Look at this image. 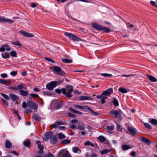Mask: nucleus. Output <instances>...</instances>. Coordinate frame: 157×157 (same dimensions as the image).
Returning a JSON list of instances; mask_svg holds the SVG:
<instances>
[{"label": "nucleus", "mask_w": 157, "mask_h": 157, "mask_svg": "<svg viewBox=\"0 0 157 157\" xmlns=\"http://www.w3.org/2000/svg\"><path fill=\"white\" fill-rule=\"evenodd\" d=\"M66 88L62 89V92L67 97L71 98L72 97L71 94L73 90V87L71 85H67L66 86Z\"/></svg>", "instance_id": "obj_1"}, {"label": "nucleus", "mask_w": 157, "mask_h": 157, "mask_svg": "<svg viewBox=\"0 0 157 157\" xmlns=\"http://www.w3.org/2000/svg\"><path fill=\"white\" fill-rule=\"evenodd\" d=\"M92 27L98 31H102L106 33H108L110 31L109 29L103 27L102 25H101L96 23H94L92 24Z\"/></svg>", "instance_id": "obj_2"}, {"label": "nucleus", "mask_w": 157, "mask_h": 157, "mask_svg": "<svg viewBox=\"0 0 157 157\" xmlns=\"http://www.w3.org/2000/svg\"><path fill=\"white\" fill-rule=\"evenodd\" d=\"M63 82V81H52L48 83L46 85V88L49 90H53L55 87Z\"/></svg>", "instance_id": "obj_3"}, {"label": "nucleus", "mask_w": 157, "mask_h": 157, "mask_svg": "<svg viewBox=\"0 0 157 157\" xmlns=\"http://www.w3.org/2000/svg\"><path fill=\"white\" fill-rule=\"evenodd\" d=\"M64 34L69 39H71L73 41H80L82 40L80 38L74 34L67 32H64Z\"/></svg>", "instance_id": "obj_4"}, {"label": "nucleus", "mask_w": 157, "mask_h": 157, "mask_svg": "<svg viewBox=\"0 0 157 157\" xmlns=\"http://www.w3.org/2000/svg\"><path fill=\"white\" fill-rule=\"evenodd\" d=\"M122 112L120 109H118L115 110H111L110 114L113 116L115 118H119L121 116Z\"/></svg>", "instance_id": "obj_5"}, {"label": "nucleus", "mask_w": 157, "mask_h": 157, "mask_svg": "<svg viewBox=\"0 0 157 157\" xmlns=\"http://www.w3.org/2000/svg\"><path fill=\"white\" fill-rule=\"evenodd\" d=\"M128 131H126L128 134H130L132 136H135L136 135V129L133 127H131L128 125H127Z\"/></svg>", "instance_id": "obj_6"}, {"label": "nucleus", "mask_w": 157, "mask_h": 157, "mask_svg": "<svg viewBox=\"0 0 157 157\" xmlns=\"http://www.w3.org/2000/svg\"><path fill=\"white\" fill-rule=\"evenodd\" d=\"M29 99H30V100H28L27 101L28 106L31 108L32 109L36 110L37 109V105L35 103L31 100L32 99L31 98H29Z\"/></svg>", "instance_id": "obj_7"}, {"label": "nucleus", "mask_w": 157, "mask_h": 157, "mask_svg": "<svg viewBox=\"0 0 157 157\" xmlns=\"http://www.w3.org/2000/svg\"><path fill=\"white\" fill-rule=\"evenodd\" d=\"M55 73L58 75H63L64 74L63 71L59 67L55 66L53 67Z\"/></svg>", "instance_id": "obj_8"}, {"label": "nucleus", "mask_w": 157, "mask_h": 157, "mask_svg": "<svg viewBox=\"0 0 157 157\" xmlns=\"http://www.w3.org/2000/svg\"><path fill=\"white\" fill-rule=\"evenodd\" d=\"M53 133L51 131L47 132L45 134L43 139L45 141H48L52 137Z\"/></svg>", "instance_id": "obj_9"}, {"label": "nucleus", "mask_w": 157, "mask_h": 157, "mask_svg": "<svg viewBox=\"0 0 157 157\" xmlns=\"http://www.w3.org/2000/svg\"><path fill=\"white\" fill-rule=\"evenodd\" d=\"M113 93V90L112 88H110L103 92V94L106 96H109Z\"/></svg>", "instance_id": "obj_10"}, {"label": "nucleus", "mask_w": 157, "mask_h": 157, "mask_svg": "<svg viewBox=\"0 0 157 157\" xmlns=\"http://www.w3.org/2000/svg\"><path fill=\"white\" fill-rule=\"evenodd\" d=\"M0 22L9 23H10L13 24L14 22V21L12 20L5 18L4 17H0Z\"/></svg>", "instance_id": "obj_11"}, {"label": "nucleus", "mask_w": 157, "mask_h": 157, "mask_svg": "<svg viewBox=\"0 0 157 157\" xmlns=\"http://www.w3.org/2000/svg\"><path fill=\"white\" fill-rule=\"evenodd\" d=\"M20 32L21 34L26 37H33L34 36L33 34L25 31H20Z\"/></svg>", "instance_id": "obj_12"}, {"label": "nucleus", "mask_w": 157, "mask_h": 157, "mask_svg": "<svg viewBox=\"0 0 157 157\" xmlns=\"http://www.w3.org/2000/svg\"><path fill=\"white\" fill-rule=\"evenodd\" d=\"M84 107L87 109L94 116H98L99 115V113L94 111L89 107L86 105H85Z\"/></svg>", "instance_id": "obj_13"}, {"label": "nucleus", "mask_w": 157, "mask_h": 157, "mask_svg": "<svg viewBox=\"0 0 157 157\" xmlns=\"http://www.w3.org/2000/svg\"><path fill=\"white\" fill-rule=\"evenodd\" d=\"M23 145L26 147L29 148L31 146V144L29 139H27L24 141L23 143Z\"/></svg>", "instance_id": "obj_14"}, {"label": "nucleus", "mask_w": 157, "mask_h": 157, "mask_svg": "<svg viewBox=\"0 0 157 157\" xmlns=\"http://www.w3.org/2000/svg\"><path fill=\"white\" fill-rule=\"evenodd\" d=\"M5 145L6 147L7 148H10L12 147L11 143L8 140H6Z\"/></svg>", "instance_id": "obj_15"}, {"label": "nucleus", "mask_w": 157, "mask_h": 157, "mask_svg": "<svg viewBox=\"0 0 157 157\" xmlns=\"http://www.w3.org/2000/svg\"><path fill=\"white\" fill-rule=\"evenodd\" d=\"M141 141L145 143L147 145H150L151 144L150 140L144 137H141Z\"/></svg>", "instance_id": "obj_16"}, {"label": "nucleus", "mask_w": 157, "mask_h": 157, "mask_svg": "<svg viewBox=\"0 0 157 157\" xmlns=\"http://www.w3.org/2000/svg\"><path fill=\"white\" fill-rule=\"evenodd\" d=\"M112 103L115 106H118L119 105L118 100L116 98L113 97L111 99Z\"/></svg>", "instance_id": "obj_17"}, {"label": "nucleus", "mask_w": 157, "mask_h": 157, "mask_svg": "<svg viewBox=\"0 0 157 157\" xmlns=\"http://www.w3.org/2000/svg\"><path fill=\"white\" fill-rule=\"evenodd\" d=\"M10 96L11 99L13 101H17L18 100V96L16 94H10Z\"/></svg>", "instance_id": "obj_18"}, {"label": "nucleus", "mask_w": 157, "mask_h": 157, "mask_svg": "<svg viewBox=\"0 0 157 157\" xmlns=\"http://www.w3.org/2000/svg\"><path fill=\"white\" fill-rule=\"evenodd\" d=\"M98 140H99L101 143H103L104 142H106V141H107V139L102 136H99L98 137Z\"/></svg>", "instance_id": "obj_19"}, {"label": "nucleus", "mask_w": 157, "mask_h": 157, "mask_svg": "<svg viewBox=\"0 0 157 157\" xmlns=\"http://www.w3.org/2000/svg\"><path fill=\"white\" fill-rule=\"evenodd\" d=\"M131 148L132 147L127 144H123L121 146V149L123 151H126Z\"/></svg>", "instance_id": "obj_20"}, {"label": "nucleus", "mask_w": 157, "mask_h": 157, "mask_svg": "<svg viewBox=\"0 0 157 157\" xmlns=\"http://www.w3.org/2000/svg\"><path fill=\"white\" fill-rule=\"evenodd\" d=\"M148 79L152 82H157V79L151 75H147Z\"/></svg>", "instance_id": "obj_21"}, {"label": "nucleus", "mask_w": 157, "mask_h": 157, "mask_svg": "<svg viewBox=\"0 0 157 157\" xmlns=\"http://www.w3.org/2000/svg\"><path fill=\"white\" fill-rule=\"evenodd\" d=\"M72 151L74 153H80L81 152V150L77 147H74L72 148Z\"/></svg>", "instance_id": "obj_22"}, {"label": "nucleus", "mask_w": 157, "mask_h": 157, "mask_svg": "<svg viewBox=\"0 0 157 157\" xmlns=\"http://www.w3.org/2000/svg\"><path fill=\"white\" fill-rule=\"evenodd\" d=\"M16 88L17 90H22V89L26 90L27 88L26 87H24L23 84L22 83H20V84L17 85Z\"/></svg>", "instance_id": "obj_23"}, {"label": "nucleus", "mask_w": 157, "mask_h": 157, "mask_svg": "<svg viewBox=\"0 0 157 157\" xmlns=\"http://www.w3.org/2000/svg\"><path fill=\"white\" fill-rule=\"evenodd\" d=\"M85 157H98V155L96 153L93 152L90 155L89 152H87L85 154Z\"/></svg>", "instance_id": "obj_24"}, {"label": "nucleus", "mask_w": 157, "mask_h": 157, "mask_svg": "<svg viewBox=\"0 0 157 157\" xmlns=\"http://www.w3.org/2000/svg\"><path fill=\"white\" fill-rule=\"evenodd\" d=\"M148 121L154 125L157 124V120L155 119L149 118L148 119Z\"/></svg>", "instance_id": "obj_25"}, {"label": "nucleus", "mask_w": 157, "mask_h": 157, "mask_svg": "<svg viewBox=\"0 0 157 157\" xmlns=\"http://www.w3.org/2000/svg\"><path fill=\"white\" fill-rule=\"evenodd\" d=\"M1 55L2 57L4 59H9L10 58V56L9 53L6 52L4 53H2Z\"/></svg>", "instance_id": "obj_26"}, {"label": "nucleus", "mask_w": 157, "mask_h": 157, "mask_svg": "<svg viewBox=\"0 0 157 157\" xmlns=\"http://www.w3.org/2000/svg\"><path fill=\"white\" fill-rule=\"evenodd\" d=\"M19 93L21 95L23 96H26L28 94V93L27 91L23 90H20Z\"/></svg>", "instance_id": "obj_27"}, {"label": "nucleus", "mask_w": 157, "mask_h": 157, "mask_svg": "<svg viewBox=\"0 0 157 157\" xmlns=\"http://www.w3.org/2000/svg\"><path fill=\"white\" fill-rule=\"evenodd\" d=\"M105 95L104 94H103V92L101 93V94L99 95H97V98L98 99H105L107 98L106 96H104Z\"/></svg>", "instance_id": "obj_28"}, {"label": "nucleus", "mask_w": 157, "mask_h": 157, "mask_svg": "<svg viewBox=\"0 0 157 157\" xmlns=\"http://www.w3.org/2000/svg\"><path fill=\"white\" fill-rule=\"evenodd\" d=\"M9 47V45L7 44L2 45V47L0 48V51L1 52H4L6 50L5 47Z\"/></svg>", "instance_id": "obj_29"}, {"label": "nucleus", "mask_w": 157, "mask_h": 157, "mask_svg": "<svg viewBox=\"0 0 157 157\" xmlns=\"http://www.w3.org/2000/svg\"><path fill=\"white\" fill-rule=\"evenodd\" d=\"M118 91L122 93H126L128 92V90L126 88L124 87H120L118 89Z\"/></svg>", "instance_id": "obj_30"}, {"label": "nucleus", "mask_w": 157, "mask_h": 157, "mask_svg": "<svg viewBox=\"0 0 157 157\" xmlns=\"http://www.w3.org/2000/svg\"><path fill=\"white\" fill-rule=\"evenodd\" d=\"M34 119L37 121H40L41 120V117L37 114L34 113L33 114Z\"/></svg>", "instance_id": "obj_31"}, {"label": "nucleus", "mask_w": 157, "mask_h": 157, "mask_svg": "<svg viewBox=\"0 0 157 157\" xmlns=\"http://www.w3.org/2000/svg\"><path fill=\"white\" fill-rule=\"evenodd\" d=\"M11 44L20 47H21L22 46L21 44L18 40L12 42H11Z\"/></svg>", "instance_id": "obj_32"}, {"label": "nucleus", "mask_w": 157, "mask_h": 157, "mask_svg": "<svg viewBox=\"0 0 157 157\" xmlns=\"http://www.w3.org/2000/svg\"><path fill=\"white\" fill-rule=\"evenodd\" d=\"M79 99L81 100H90L91 98H89V97L86 96H81L79 97Z\"/></svg>", "instance_id": "obj_33"}, {"label": "nucleus", "mask_w": 157, "mask_h": 157, "mask_svg": "<svg viewBox=\"0 0 157 157\" xmlns=\"http://www.w3.org/2000/svg\"><path fill=\"white\" fill-rule=\"evenodd\" d=\"M62 61L66 63H71L72 62V60L71 59H62Z\"/></svg>", "instance_id": "obj_34"}, {"label": "nucleus", "mask_w": 157, "mask_h": 157, "mask_svg": "<svg viewBox=\"0 0 157 157\" xmlns=\"http://www.w3.org/2000/svg\"><path fill=\"white\" fill-rule=\"evenodd\" d=\"M101 75L104 77H106L108 78H111L112 77L113 75L112 74L108 73H103L101 74Z\"/></svg>", "instance_id": "obj_35"}, {"label": "nucleus", "mask_w": 157, "mask_h": 157, "mask_svg": "<svg viewBox=\"0 0 157 157\" xmlns=\"http://www.w3.org/2000/svg\"><path fill=\"white\" fill-rule=\"evenodd\" d=\"M106 128L108 130V132L109 133H111V131L113 129V126H107L106 127Z\"/></svg>", "instance_id": "obj_36"}, {"label": "nucleus", "mask_w": 157, "mask_h": 157, "mask_svg": "<svg viewBox=\"0 0 157 157\" xmlns=\"http://www.w3.org/2000/svg\"><path fill=\"white\" fill-rule=\"evenodd\" d=\"M69 109L72 112H73V113H75L80 114L81 113V112L78 111H77V110H76L71 107H69Z\"/></svg>", "instance_id": "obj_37"}, {"label": "nucleus", "mask_w": 157, "mask_h": 157, "mask_svg": "<svg viewBox=\"0 0 157 157\" xmlns=\"http://www.w3.org/2000/svg\"><path fill=\"white\" fill-rule=\"evenodd\" d=\"M58 137L59 139L61 140L65 138L66 136L64 134L60 132L58 133Z\"/></svg>", "instance_id": "obj_38"}, {"label": "nucleus", "mask_w": 157, "mask_h": 157, "mask_svg": "<svg viewBox=\"0 0 157 157\" xmlns=\"http://www.w3.org/2000/svg\"><path fill=\"white\" fill-rule=\"evenodd\" d=\"M10 54L11 56L13 57H17V54L16 51H11L10 52Z\"/></svg>", "instance_id": "obj_39"}, {"label": "nucleus", "mask_w": 157, "mask_h": 157, "mask_svg": "<svg viewBox=\"0 0 157 157\" xmlns=\"http://www.w3.org/2000/svg\"><path fill=\"white\" fill-rule=\"evenodd\" d=\"M111 151V150H108V149H104L102 151H101L100 152V153L101 155H103L105 153H107L109 152H110Z\"/></svg>", "instance_id": "obj_40"}, {"label": "nucleus", "mask_w": 157, "mask_h": 157, "mask_svg": "<svg viewBox=\"0 0 157 157\" xmlns=\"http://www.w3.org/2000/svg\"><path fill=\"white\" fill-rule=\"evenodd\" d=\"M43 94L44 95L50 96L53 94V93L50 91H46L43 92Z\"/></svg>", "instance_id": "obj_41"}, {"label": "nucleus", "mask_w": 157, "mask_h": 157, "mask_svg": "<svg viewBox=\"0 0 157 157\" xmlns=\"http://www.w3.org/2000/svg\"><path fill=\"white\" fill-rule=\"evenodd\" d=\"M144 125L145 127L149 129H151L152 128L151 126L148 123H144Z\"/></svg>", "instance_id": "obj_42"}, {"label": "nucleus", "mask_w": 157, "mask_h": 157, "mask_svg": "<svg viewBox=\"0 0 157 157\" xmlns=\"http://www.w3.org/2000/svg\"><path fill=\"white\" fill-rule=\"evenodd\" d=\"M85 128V126L83 124H81L78 126V128L80 130H84Z\"/></svg>", "instance_id": "obj_43"}, {"label": "nucleus", "mask_w": 157, "mask_h": 157, "mask_svg": "<svg viewBox=\"0 0 157 157\" xmlns=\"http://www.w3.org/2000/svg\"><path fill=\"white\" fill-rule=\"evenodd\" d=\"M70 154L67 151L65 153L63 154V157H70Z\"/></svg>", "instance_id": "obj_44"}, {"label": "nucleus", "mask_w": 157, "mask_h": 157, "mask_svg": "<svg viewBox=\"0 0 157 157\" xmlns=\"http://www.w3.org/2000/svg\"><path fill=\"white\" fill-rule=\"evenodd\" d=\"M1 95L6 100H9V97L6 94L3 93H1Z\"/></svg>", "instance_id": "obj_45"}, {"label": "nucleus", "mask_w": 157, "mask_h": 157, "mask_svg": "<svg viewBox=\"0 0 157 157\" xmlns=\"http://www.w3.org/2000/svg\"><path fill=\"white\" fill-rule=\"evenodd\" d=\"M71 142V141L70 140H62L61 141V143L63 144H66L70 143Z\"/></svg>", "instance_id": "obj_46"}, {"label": "nucleus", "mask_w": 157, "mask_h": 157, "mask_svg": "<svg viewBox=\"0 0 157 157\" xmlns=\"http://www.w3.org/2000/svg\"><path fill=\"white\" fill-rule=\"evenodd\" d=\"M52 141L55 143L57 141V137L55 135L52 136Z\"/></svg>", "instance_id": "obj_47"}, {"label": "nucleus", "mask_w": 157, "mask_h": 157, "mask_svg": "<svg viewBox=\"0 0 157 157\" xmlns=\"http://www.w3.org/2000/svg\"><path fill=\"white\" fill-rule=\"evenodd\" d=\"M45 157H54L53 155L51 153L48 152L44 155Z\"/></svg>", "instance_id": "obj_48"}, {"label": "nucleus", "mask_w": 157, "mask_h": 157, "mask_svg": "<svg viewBox=\"0 0 157 157\" xmlns=\"http://www.w3.org/2000/svg\"><path fill=\"white\" fill-rule=\"evenodd\" d=\"M75 108L78 109H84V107L82 106L78 105H75Z\"/></svg>", "instance_id": "obj_49"}, {"label": "nucleus", "mask_w": 157, "mask_h": 157, "mask_svg": "<svg viewBox=\"0 0 157 157\" xmlns=\"http://www.w3.org/2000/svg\"><path fill=\"white\" fill-rule=\"evenodd\" d=\"M62 107V105L60 103H57L56 106V109H59Z\"/></svg>", "instance_id": "obj_50"}, {"label": "nucleus", "mask_w": 157, "mask_h": 157, "mask_svg": "<svg viewBox=\"0 0 157 157\" xmlns=\"http://www.w3.org/2000/svg\"><path fill=\"white\" fill-rule=\"evenodd\" d=\"M17 74V71H12L10 73V74L12 76H16Z\"/></svg>", "instance_id": "obj_51"}, {"label": "nucleus", "mask_w": 157, "mask_h": 157, "mask_svg": "<svg viewBox=\"0 0 157 157\" xmlns=\"http://www.w3.org/2000/svg\"><path fill=\"white\" fill-rule=\"evenodd\" d=\"M67 115L69 117L74 118L75 117V115L70 113H67Z\"/></svg>", "instance_id": "obj_52"}, {"label": "nucleus", "mask_w": 157, "mask_h": 157, "mask_svg": "<svg viewBox=\"0 0 157 157\" xmlns=\"http://www.w3.org/2000/svg\"><path fill=\"white\" fill-rule=\"evenodd\" d=\"M30 96L35 98H37L39 97V96L38 95L35 94H30Z\"/></svg>", "instance_id": "obj_53"}, {"label": "nucleus", "mask_w": 157, "mask_h": 157, "mask_svg": "<svg viewBox=\"0 0 157 157\" xmlns=\"http://www.w3.org/2000/svg\"><path fill=\"white\" fill-rule=\"evenodd\" d=\"M38 147L40 150H42L44 149V146L43 145L41 144H38Z\"/></svg>", "instance_id": "obj_54"}, {"label": "nucleus", "mask_w": 157, "mask_h": 157, "mask_svg": "<svg viewBox=\"0 0 157 157\" xmlns=\"http://www.w3.org/2000/svg\"><path fill=\"white\" fill-rule=\"evenodd\" d=\"M6 80L3 79H0V83L5 85Z\"/></svg>", "instance_id": "obj_55"}, {"label": "nucleus", "mask_w": 157, "mask_h": 157, "mask_svg": "<svg viewBox=\"0 0 157 157\" xmlns=\"http://www.w3.org/2000/svg\"><path fill=\"white\" fill-rule=\"evenodd\" d=\"M56 92L59 94H60L62 92V89L61 90L57 88L55 90Z\"/></svg>", "instance_id": "obj_56"}, {"label": "nucleus", "mask_w": 157, "mask_h": 157, "mask_svg": "<svg viewBox=\"0 0 157 157\" xmlns=\"http://www.w3.org/2000/svg\"><path fill=\"white\" fill-rule=\"evenodd\" d=\"M117 128L118 130L119 131H121L122 130V128L119 124H117Z\"/></svg>", "instance_id": "obj_57"}, {"label": "nucleus", "mask_w": 157, "mask_h": 157, "mask_svg": "<svg viewBox=\"0 0 157 157\" xmlns=\"http://www.w3.org/2000/svg\"><path fill=\"white\" fill-rule=\"evenodd\" d=\"M5 85L8 86L11 83V81L10 79L6 80Z\"/></svg>", "instance_id": "obj_58"}, {"label": "nucleus", "mask_w": 157, "mask_h": 157, "mask_svg": "<svg viewBox=\"0 0 157 157\" xmlns=\"http://www.w3.org/2000/svg\"><path fill=\"white\" fill-rule=\"evenodd\" d=\"M1 76L2 78H6L8 77L6 73H3L1 74Z\"/></svg>", "instance_id": "obj_59"}, {"label": "nucleus", "mask_w": 157, "mask_h": 157, "mask_svg": "<svg viewBox=\"0 0 157 157\" xmlns=\"http://www.w3.org/2000/svg\"><path fill=\"white\" fill-rule=\"evenodd\" d=\"M150 3L151 5L153 6H155L156 7V6L157 5L156 3L154 2V1H151L150 2Z\"/></svg>", "instance_id": "obj_60"}, {"label": "nucleus", "mask_w": 157, "mask_h": 157, "mask_svg": "<svg viewBox=\"0 0 157 157\" xmlns=\"http://www.w3.org/2000/svg\"><path fill=\"white\" fill-rule=\"evenodd\" d=\"M45 59L46 60H47L48 61H49V62H52V63H55V62L54 61L53 59H50L48 58H46V57L45 58Z\"/></svg>", "instance_id": "obj_61"}, {"label": "nucleus", "mask_w": 157, "mask_h": 157, "mask_svg": "<svg viewBox=\"0 0 157 157\" xmlns=\"http://www.w3.org/2000/svg\"><path fill=\"white\" fill-rule=\"evenodd\" d=\"M27 106L26 103L25 102H23L22 104V107L25 108Z\"/></svg>", "instance_id": "obj_62"}, {"label": "nucleus", "mask_w": 157, "mask_h": 157, "mask_svg": "<svg viewBox=\"0 0 157 157\" xmlns=\"http://www.w3.org/2000/svg\"><path fill=\"white\" fill-rule=\"evenodd\" d=\"M126 25L128 27L130 28H133L134 26L132 24H130V23L129 22H128L127 23Z\"/></svg>", "instance_id": "obj_63"}, {"label": "nucleus", "mask_w": 157, "mask_h": 157, "mask_svg": "<svg viewBox=\"0 0 157 157\" xmlns=\"http://www.w3.org/2000/svg\"><path fill=\"white\" fill-rule=\"evenodd\" d=\"M131 155L134 157L136 156V152L135 151H132L131 152Z\"/></svg>", "instance_id": "obj_64"}]
</instances>
